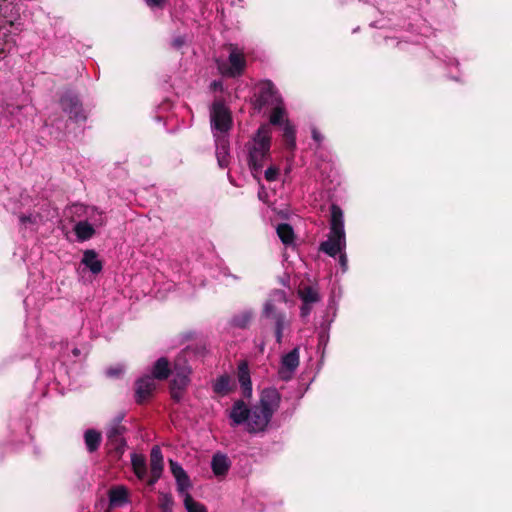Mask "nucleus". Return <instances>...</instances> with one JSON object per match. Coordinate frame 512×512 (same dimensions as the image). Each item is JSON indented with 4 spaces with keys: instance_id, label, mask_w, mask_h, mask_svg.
Instances as JSON below:
<instances>
[{
    "instance_id": "obj_1",
    "label": "nucleus",
    "mask_w": 512,
    "mask_h": 512,
    "mask_svg": "<svg viewBox=\"0 0 512 512\" xmlns=\"http://www.w3.org/2000/svg\"><path fill=\"white\" fill-rule=\"evenodd\" d=\"M280 401V393L275 388L264 389L260 394L259 402L251 407H248L244 401L237 400L229 412L231 425H243L250 434L263 433L279 408Z\"/></svg>"
},
{
    "instance_id": "obj_2",
    "label": "nucleus",
    "mask_w": 512,
    "mask_h": 512,
    "mask_svg": "<svg viewBox=\"0 0 512 512\" xmlns=\"http://www.w3.org/2000/svg\"><path fill=\"white\" fill-rule=\"evenodd\" d=\"M329 221V234L327 240L320 244V250L330 257L339 255V264L343 272L348 269V259L345 253L346 233L344 228V213L342 209L333 204L331 206Z\"/></svg>"
},
{
    "instance_id": "obj_3",
    "label": "nucleus",
    "mask_w": 512,
    "mask_h": 512,
    "mask_svg": "<svg viewBox=\"0 0 512 512\" xmlns=\"http://www.w3.org/2000/svg\"><path fill=\"white\" fill-rule=\"evenodd\" d=\"M287 294L283 290H274L266 300L262 315L271 321L276 342L280 344L283 332L291 325L290 318L282 311V306L287 303Z\"/></svg>"
},
{
    "instance_id": "obj_4",
    "label": "nucleus",
    "mask_w": 512,
    "mask_h": 512,
    "mask_svg": "<svg viewBox=\"0 0 512 512\" xmlns=\"http://www.w3.org/2000/svg\"><path fill=\"white\" fill-rule=\"evenodd\" d=\"M271 128L268 124L261 125L252 140L248 143L249 166L253 172H261L270 155Z\"/></svg>"
},
{
    "instance_id": "obj_5",
    "label": "nucleus",
    "mask_w": 512,
    "mask_h": 512,
    "mask_svg": "<svg viewBox=\"0 0 512 512\" xmlns=\"http://www.w3.org/2000/svg\"><path fill=\"white\" fill-rule=\"evenodd\" d=\"M187 354V351H183L174 363L171 396L177 402L182 399L183 392L190 382L191 369L187 364Z\"/></svg>"
},
{
    "instance_id": "obj_6",
    "label": "nucleus",
    "mask_w": 512,
    "mask_h": 512,
    "mask_svg": "<svg viewBox=\"0 0 512 512\" xmlns=\"http://www.w3.org/2000/svg\"><path fill=\"white\" fill-rule=\"evenodd\" d=\"M217 68L223 76L236 77L242 74L246 60L242 50L236 45L229 46L228 60L217 59Z\"/></svg>"
},
{
    "instance_id": "obj_7",
    "label": "nucleus",
    "mask_w": 512,
    "mask_h": 512,
    "mask_svg": "<svg viewBox=\"0 0 512 512\" xmlns=\"http://www.w3.org/2000/svg\"><path fill=\"white\" fill-rule=\"evenodd\" d=\"M213 136H227L231 128L232 118L229 109L221 101H215L210 111Z\"/></svg>"
},
{
    "instance_id": "obj_8",
    "label": "nucleus",
    "mask_w": 512,
    "mask_h": 512,
    "mask_svg": "<svg viewBox=\"0 0 512 512\" xmlns=\"http://www.w3.org/2000/svg\"><path fill=\"white\" fill-rule=\"evenodd\" d=\"M299 362V348L296 347L289 353L282 356L280 368L278 371L279 377L284 381L290 380L294 375L297 367L299 366Z\"/></svg>"
},
{
    "instance_id": "obj_9",
    "label": "nucleus",
    "mask_w": 512,
    "mask_h": 512,
    "mask_svg": "<svg viewBox=\"0 0 512 512\" xmlns=\"http://www.w3.org/2000/svg\"><path fill=\"white\" fill-rule=\"evenodd\" d=\"M298 296L302 301V306L300 308L301 317H307L312 310V307L315 303L319 302L321 297L318 290L312 286H305L298 290Z\"/></svg>"
},
{
    "instance_id": "obj_10",
    "label": "nucleus",
    "mask_w": 512,
    "mask_h": 512,
    "mask_svg": "<svg viewBox=\"0 0 512 512\" xmlns=\"http://www.w3.org/2000/svg\"><path fill=\"white\" fill-rule=\"evenodd\" d=\"M20 18L15 4L8 0H0V31L8 26H14Z\"/></svg>"
},
{
    "instance_id": "obj_11",
    "label": "nucleus",
    "mask_w": 512,
    "mask_h": 512,
    "mask_svg": "<svg viewBox=\"0 0 512 512\" xmlns=\"http://www.w3.org/2000/svg\"><path fill=\"white\" fill-rule=\"evenodd\" d=\"M283 102L280 94L276 90L272 82L266 81L262 83L259 95L257 97V103L259 108L263 106H273Z\"/></svg>"
},
{
    "instance_id": "obj_12",
    "label": "nucleus",
    "mask_w": 512,
    "mask_h": 512,
    "mask_svg": "<svg viewBox=\"0 0 512 512\" xmlns=\"http://www.w3.org/2000/svg\"><path fill=\"white\" fill-rule=\"evenodd\" d=\"M61 106L62 109L67 112L71 118H74L76 120L84 119V116L82 115V108L79 103V100L76 96L71 94H65L61 98Z\"/></svg>"
},
{
    "instance_id": "obj_13",
    "label": "nucleus",
    "mask_w": 512,
    "mask_h": 512,
    "mask_svg": "<svg viewBox=\"0 0 512 512\" xmlns=\"http://www.w3.org/2000/svg\"><path fill=\"white\" fill-rule=\"evenodd\" d=\"M124 427L119 422L112 424L107 429V438L110 443L120 454L124 452L125 440L122 438Z\"/></svg>"
},
{
    "instance_id": "obj_14",
    "label": "nucleus",
    "mask_w": 512,
    "mask_h": 512,
    "mask_svg": "<svg viewBox=\"0 0 512 512\" xmlns=\"http://www.w3.org/2000/svg\"><path fill=\"white\" fill-rule=\"evenodd\" d=\"M237 378L242 389L243 396L250 398L252 396V382L248 364L244 361L238 365Z\"/></svg>"
},
{
    "instance_id": "obj_15",
    "label": "nucleus",
    "mask_w": 512,
    "mask_h": 512,
    "mask_svg": "<svg viewBox=\"0 0 512 512\" xmlns=\"http://www.w3.org/2000/svg\"><path fill=\"white\" fill-rule=\"evenodd\" d=\"M216 144V158L218 165L225 168L229 164V141L227 136L214 137Z\"/></svg>"
},
{
    "instance_id": "obj_16",
    "label": "nucleus",
    "mask_w": 512,
    "mask_h": 512,
    "mask_svg": "<svg viewBox=\"0 0 512 512\" xmlns=\"http://www.w3.org/2000/svg\"><path fill=\"white\" fill-rule=\"evenodd\" d=\"M155 389L154 378L145 376L136 382V398L137 402L144 401Z\"/></svg>"
},
{
    "instance_id": "obj_17",
    "label": "nucleus",
    "mask_w": 512,
    "mask_h": 512,
    "mask_svg": "<svg viewBox=\"0 0 512 512\" xmlns=\"http://www.w3.org/2000/svg\"><path fill=\"white\" fill-rule=\"evenodd\" d=\"M81 263L93 274L100 273L103 268L102 262L98 259L97 253L94 250H86L83 254Z\"/></svg>"
},
{
    "instance_id": "obj_18",
    "label": "nucleus",
    "mask_w": 512,
    "mask_h": 512,
    "mask_svg": "<svg viewBox=\"0 0 512 512\" xmlns=\"http://www.w3.org/2000/svg\"><path fill=\"white\" fill-rule=\"evenodd\" d=\"M211 467L216 476H223L229 469V460L226 455L215 454L212 458Z\"/></svg>"
},
{
    "instance_id": "obj_19",
    "label": "nucleus",
    "mask_w": 512,
    "mask_h": 512,
    "mask_svg": "<svg viewBox=\"0 0 512 512\" xmlns=\"http://www.w3.org/2000/svg\"><path fill=\"white\" fill-rule=\"evenodd\" d=\"M127 489L123 486H118L110 490L109 501L112 506H121L127 502Z\"/></svg>"
},
{
    "instance_id": "obj_20",
    "label": "nucleus",
    "mask_w": 512,
    "mask_h": 512,
    "mask_svg": "<svg viewBox=\"0 0 512 512\" xmlns=\"http://www.w3.org/2000/svg\"><path fill=\"white\" fill-rule=\"evenodd\" d=\"M75 234L80 241H86L94 235L93 226L87 221H80L74 227Z\"/></svg>"
},
{
    "instance_id": "obj_21",
    "label": "nucleus",
    "mask_w": 512,
    "mask_h": 512,
    "mask_svg": "<svg viewBox=\"0 0 512 512\" xmlns=\"http://www.w3.org/2000/svg\"><path fill=\"white\" fill-rule=\"evenodd\" d=\"M153 378L163 380L166 379L170 373L169 363L166 358H159L152 370Z\"/></svg>"
},
{
    "instance_id": "obj_22",
    "label": "nucleus",
    "mask_w": 512,
    "mask_h": 512,
    "mask_svg": "<svg viewBox=\"0 0 512 512\" xmlns=\"http://www.w3.org/2000/svg\"><path fill=\"white\" fill-rule=\"evenodd\" d=\"M131 463L136 476L139 479H144L146 476V461L144 456L133 453L131 455Z\"/></svg>"
},
{
    "instance_id": "obj_23",
    "label": "nucleus",
    "mask_w": 512,
    "mask_h": 512,
    "mask_svg": "<svg viewBox=\"0 0 512 512\" xmlns=\"http://www.w3.org/2000/svg\"><path fill=\"white\" fill-rule=\"evenodd\" d=\"M230 382L228 375L219 376L213 383V391L218 395H227L231 390Z\"/></svg>"
},
{
    "instance_id": "obj_24",
    "label": "nucleus",
    "mask_w": 512,
    "mask_h": 512,
    "mask_svg": "<svg viewBox=\"0 0 512 512\" xmlns=\"http://www.w3.org/2000/svg\"><path fill=\"white\" fill-rule=\"evenodd\" d=\"M85 444L89 452H94L98 449L101 442V435L99 432L90 429L84 434Z\"/></svg>"
},
{
    "instance_id": "obj_25",
    "label": "nucleus",
    "mask_w": 512,
    "mask_h": 512,
    "mask_svg": "<svg viewBox=\"0 0 512 512\" xmlns=\"http://www.w3.org/2000/svg\"><path fill=\"white\" fill-rule=\"evenodd\" d=\"M286 117V111L283 105V102L273 105L272 106V112L270 114V123L273 125H283L284 122L287 120Z\"/></svg>"
},
{
    "instance_id": "obj_26",
    "label": "nucleus",
    "mask_w": 512,
    "mask_h": 512,
    "mask_svg": "<svg viewBox=\"0 0 512 512\" xmlns=\"http://www.w3.org/2000/svg\"><path fill=\"white\" fill-rule=\"evenodd\" d=\"M276 231H277V234H278L280 240L283 242V244L290 245L293 243L294 232H293L292 227L289 224L283 223V224L278 225Z\"/></svg>"
},
{
    "instance_id": "obj_27",
    "label": "nucleus",
    "mask_w": 512,
    "mask_h": 512,
    "mask_svg": "<svg viewBox=\"0 0 512 512\" xmlns=\"http://www.w3.org/2000/svg\"><path fill=\"white\" fill-rule=\"evenodd\" d=\"M253 318V312L251 310H245L235 315L231 324L237 328H246Z\"/></svg>"
},
{
    "instance_id": "obj_28",
    "label": "nucleus",
    "mask_w": 512,
    "mask_h": 512,
    "mask_svg": "<svg viewBox=\"0 0 512 512\" xmlns=\"http://www.w3.org/2000/svg\"><path fill=\"white\" fill-rule=\"evenodd\" d=\"M176 484H177V491L181 497H183V500L186 499V496H191L188 493V490L191 487L190 479L188 475H184L182 477L176 478Z\"/></svg>"
},
{
    "instance_id": "obj_29",
    "label": "nucleus",
    "mask_w": 512,
    "mask_h": 512,
    "mask_svg": "<svg viewBox=\"0 0 512 512\" xmlns=\"http://www.w3.org/2000/svg\"><path fill=\"white\" fill-rule=\"evenodd\" d=\"M159 506L162 512H173L174 501L169 493H159Z\"/></svg>"
},
{
    "instance_id": "obj_30",
    "label": "nucleus",
    "mask_w": 512,
    "mask_h": 512,
    "mask_svg": "<svg viewBox=\"0 0 512 512\" xmlns=\"http://www.w3.org/2000/svg\"><path fill=\"white\" fill-rule=\"evenodd\" d=\"M282 126H283L284 137L287 142V146L289 148H294L295 147V128H294V126L288 120H286Z\"/></svg>"
},
{
    "instance_id": "obj_31",
    "label": "nucleus",
    "mask_w": 512,
    "mask_h": 512,
    "mask_svg": "<svg viewBox=\"0 0 512 512\" xmlns=\"http://www.w3.org/2000/svg\"><path fill=\"white\" fill-rule=\"evenodd\" d=\"M184 506L187 512H207L204 505L196 502L191 496H186V499H184Z\"/></svg>"
},
{
    "instance_id": "obj_32",
    "label": "nucleus",
    "mask_w": 512,
    "mask_h": 512,
    "mask_svg": "<svg viewBox=\"0 0 512 512\" xmlns=\"http://www.w3.org/2000/svg\"><path fill=\"white\" fill-rule=\"evenodd\" d=\"M19 220L23 225L33 227L42 222V217L39 214L21 215Z\"/></svg>"
},
{
    "instance_id": "obj_33",
    "label": "nucleus",
    "mask_w": 512,
    "mask_h": 512,
    "mask_svg": "<svg viewBox=\"0 0 512 512\" xmlns=\"http://www.w3.org/2000/svg\"><path fill=\"white\" fill-rule=\"evenodd\" d=\"M169 464L171 473L173 474L175 479L187 474L178 462L169 460Z\"/></svg>"
},
{
    "instance_id": "obj_34",
    "label": "nucleus",
    "mask_w": 512,
    "mask_h": 512,
    "mask_svg": "<svg viewBox=\"0 0 512 512\" xmlns=\"http://www.w3.org/2000/svg\"><path fill=\"white\" fill-rule=\"evenodd\" d=\"M163 468V462L150 461L151 474H155L156 477L162 475Z\"/></svg>"
},
{
    "instance_id": "obj_35",
    "label": "nucleus",
    "mask_w": 512,
    "mask_h": 512,
    "mask_svg": "<svg viewBox=\"0 0 512 512\" xmlns=\"http://www.w3.org/2000/svg\"><path fill=\"white\" fill-rule=\"evenodd\" d=\"M150 461L163 462V455L161 449L158 446H154L151 449Z\"/></svg>"
},
{
    "instance_id": "obj_36",
    "label": "nucleus",
    "mask_w": 512,
    "mask_h": 512,
    "mask_svg": "<svg viewBox=\"0 0 512 512\" xmlns=\"http://www.w3.org/2000/svg\"><path fill=\"white\" fill-rule=\"evenodd\" d=\"M279 170L275 166H270L265 170V178L268 181L276 180Z\"/></svg>"
},
{
    "instance_id": "obj_37",
    "label": "nucleus",
    "mask_w": 512,
    "mask_h": 512,
    "mask_svg": "<svg viewBox=\"0 0 512 512\" xmlns=\"http://www.w3.org/2000/svg\"><path fill=\"white\" fill-rule=\"evenodd\" d=\"M311 136H312V139L318 144V145H321V143L323 142L324 140V136L321 134V132L313 127L311 129Z\"/></svg>"
},
{
    "instance_id": "obj_38",
    "label": "nucleus",
    "mask_w": 512,
    "mask_h": 512,
    "mask_svg": "<svg viewBox=\"0 0 512 512\" xmlns=\"http://www.w3.org/2000/svg\"><path fill=\"white\" fill-rule=\"evenodd\" d=\"M145 3L151 8H160L164 5L165 0H144Z\"/></svg>"
},
{
    "instance_id": "obj_39",
    "label": "nucleus",
    "mask_w": 512,
    "mask_h": 512,
    "mask_svg": "<svg viewBox=\"0 0 512 512\" xmlns=\"http://www.w3.org/2000/svg\"><path fill=\"white\" fill-rule=\"evenodd\" d=\"M185 44V38L183 36H178L173 39L172 45L175 48H181Z\"/></svg>"
},
{
    "instance_id": "obj_40",
    "label": "nucleus",
    "mask_w": 512,
    "mask_h": 512,
    "mask_svg": "<svg viewBox=\"0 0 512 512\" xmlns=\"http://www.w3.org/2000/svg\"><path fill=\"white\" fill-rule=\"evenodd\" d=\"M106 373H107L108 376L114 377V376H117V375H119L121 373V369H112V368H110V369L107 370Z\"/></svg>"
},
{
    "instance_id": "obj_41",
    "label": "nucleus",
    "mask_w": 512,
    "mask_h": 512,
    "mask_svg": "<svg viewBox=\"0 0 512 512\" xmlns=\"http://www.w3.org/2000/svg\"><path fill=\"white\" fill-rule=\"evenodd\" d=\"M160 477H161V476H157V477H156V475H155V474H151V477H150V479L148 480V484H149L150 486H153V485H154V484L159 480V478H160Z\"/></svg>"
},
{
    "instance_id": "obj_42",
    "label": "nucleus",
    "mask_w": 512,
    "mask_h": 512,
    "mask_svg": "<svg viewBox=\"0 0 512 512\" xmlns=\"http://www.w3.org/2000/svg\"><path fill=\"white\" fill-rule=\"evenodd\" d=\"M99 216H101V213H98ZM94 224L97 225V226H102L104 224V220L102 219V217H100L99 220H94Z\"/></svg>"
},
{
    "instance_id": "obj_43",
    "label": "nucleus",
    "mask_w": 512,
    "mask_h": 512,
    "mask_svg": "<svg viewBox=\"0 0 512 512\" xmlns=\"http://www.w3.org/2000/svg\"><path fill=\"white\" fill-rule=\"evenodd\" d=\"M212 85H213L214 89H218V88L221 89L222 88V83L218 82V81H214L212 83Z\"/></svg>"
},
{
    "instance_id": "obj_44",
    "label": "nucleus",
    "mask_w": 512,
    "mask_h": 512,
    "mask_svg": "<svg viewBox=\"0 0 512 512\" xmlns=\"http://www.w3.org/2000/svg\"><path fill=\"white\" fill-rule=\"evenodd\" d=\"M72 353H73V355H74L75 357H78V356L80 355V353H81V352H80V350H79L78 348H74V349L72 350Z\"/></svg>"
},
{
    "instance_id": "obj_45",
    "label": "nucleus",
    "mask_w": 512,
    "mask_h": 512,
    "mask_svg": "<svg viewBox=\"0 0 512 512\" xmlns=\"http://www.w3.org/2000/svg\"><path fill=\"white\" fill-rule=\"evenodd\" d=\"M259 198L262 200L264 198V195H262L261 192H259Z\"/></svg>"
}]
</instances>
